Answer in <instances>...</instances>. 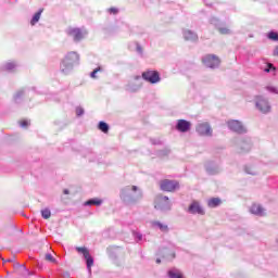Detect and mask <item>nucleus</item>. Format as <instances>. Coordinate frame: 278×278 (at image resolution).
I'll return each instance as SVG.
<instances>
[{"label": "nucleus", "instance_id": "c9c22d12", "mask_svg": "<svg viewBox=\"0 0 278 278\" xmlns=\"http://www.w3.org/2000/svg\"><path fill=\"white\" fill-rule=\"evenodd\" d=\"M136 51H137V53H139V55H142L143 50H142V46H140V43H136Z\"/></svg>", "mask_w": 278, "mask_h": 278}, {"label": "nucleus", "instance_id": "cd10ccee", "mask_svg": "<svg viewBox=\"0 0 278 278\" xmlns=\"http://www.w3.org/2000/svg\"><path fill=\"white\" fill-rule=\"evenodd\" d=\"M267 38H268L269 40H274L275 42H277V41H278V33L271 30V31H269V33L267 34Z\"/></svg>", "mask_w": 278, "mask_h": 278}, {"label": "nucleus", "instance_id": "f257e3e1", "mask_svg": "<svg viewBox=\"0 0 278 278\" xmlns=\"http://www.w3.org/2000/svg\"><path fill=\"white\" fill-rule=\"evenodd\" d=\"M119 198L125 205H136L142 199V190L138 186H126L121 189Z\"/></svg>", "mask_w": 278, "mask_h": 278}, {"label": "nucleus", "instance_id": "aec40b11", "mask_svg": "<svg viewBox=\"0 0 278 278\" xmlns=\"http://www.w3.org/2000/svg\"><path fill=\"white\" fill-rule=\"evenodd\" d=\"M251 214L255 216H264V207L260 204H253L250 208Z\"/></svg>", "mask_w": 278, "mask_h": 278}, {"label": "nucleus", "instance_id": "dca6fc26", "mask_svg": "<svg viewBox=\"0 0 278 278\" xmlns=\"http://www.w3.org/2000/svg\"><path fill=\"white\" fill-rule=\"evenodd\" d=\"M192 127V124L186 119H178L176 123V129L177 131H180L181 134H186L190 131V128Z\"/></svg>", "mask_w": 278, "mask_h": 278}, {"label": "nucleus", "instance_id": "20e7f679", "mask_svg": "<svg viewBox=\"0 0 278 278\" xmlns=\"http://www.w3.org/2000/svg\"><path fill=\"white\" fill-rule=\"evenodd\" d=\"M255 106L262 114H270V102L264 96H256L255 97Z\"/></svg>", "mask_w": 278, "mask_h": 278}, {"label": "nucleus", "instance_id": "f8f14e48", "mask_svg": "<svg viewBox=\"0 0 278 278\" xmlns=\"http://www.w3.org/2000/svg\"><path fill=\"white\" fill-rule=\"evenodd\" d=\"M228 128L235 134H247V128L242 125L240 121L231 119L227 122Z\"/></svg>", "mask_w": 278, "mask_h": 278}, {"label": "nucleus", "instance_id": "412c9836", "mask_svg": "<svg viewBox=\"0 0 278 278\" xmlns=\"http://www.w3.org/2000/svg\"><path fill=\"white\" fill-rule=\"evenodd\" d=\"M140 88H142V85H140V84L128 83L125 86V91L126 92H138V90H140Z\"/></svg>", "mask_w": 278, "mask_h": 278}, {"label": "nucleus", "instance_id": "2f4dec72", "mask_svg": "<svg viewBox=\"0 0 278 278\" xmlns=\"http://www.w3.org/2000/svg\"><path fill=\"white\" fill-rule=\"evenodd\" d=\"M101 71H103V68L97 67L96 70H93V71L90 73V77H91L92 79H97V74H98V73H101Z\"/></svg>", "mask_w": 278, "mask_h": 278}, {"label": "nucleus", "instance_id": "473e14b6", "mask_svg": "<svg viewBox=\"0 0 278 278\" xmlns=\"http://www.w3.org/2000/svg\"><path fill=\"white\" fill-rule=\"evenodd\" d=\"M132 236H134L136 242H142V233H140L138 231H134Z\"/></svg>", "mask_w": 278, "mask_h": 278}, {"label": "nucleus", "instance_id": "6e6552de", "mask_svg": "<svg viewBox=\"0 0 278 278\" xmlns=\"http://www.w3.org/2000/svg\"><path fill=\"white\" fill-rule=\"evenodd\" d=\"M202 62L207 68H218V66H220V59H218L216 54L204 55Z\"/></svg>", "mask_w": 278, "mask_h": 278}, {"label": "nucleus", "instance_id": "a878e982", "mask_svg": "<svg viewBox=\"0 0 278 278\" xmlns=\"http://www.w3.org/2000/svg\"><path fill=\"white\" fill-rule=\"evenodd\" d=\"M153 227H157L160 231L166 232L168 231V225L162 224L161 222H152Z\"/></svg>", "mask_w": 278, "mask_h": 278}, {"label": "nucleus", "instance_id": "79ce46f5", "mask_svg": "<svg viewBox=\"0 0 278 278\" xmlns=\"http://www.w3.org/2000/svg\"><path fill=\"white\" fill-rule=\"evenodd\" d=\"M70 193H71V191H68V189L63 190V194H70Z\"/></svg>", "mask_w": 278, "mask_h": 278}, {"label": "nucleus", "instance_id": "393cba45", "mask_svg": "<svg viewBox=\"0 0 278 278\" xmlns=\"http://www.w3.org/2000/svg\"><path fill=\"white\" fill-rule=\"evenodd\" d=\"M98 129L103 134H108L110 131V125L105 122H99Z\"/></svg>", "mask_w": 278, "mask_h": 278}, {"label": "nucleus", "instance_id": "b1692460", "mask_svg": "<svg viewBox=\"0 0 278 278\" xmlns=\"http://www.w3.org/2000/svg\"><path fill=\"white\" fill-rule=\"evenodd\" d=\"M42 12H45V9H39V11L34 14L33 18L30 20V25H36V23L40 21V16H42Z\"/></svg>", "mask_w": 278, "mask_h": 278}, {"label": "nucleus", "instance_id": "5701e85b", "mask_svg": "<svg viewBox=\"0 0 278 278\" xmlns=\"http://www.w3.org/2000/svg\"><path fill=\"white\" fill-rule=\"evenodd\" d=\"M223 203V200L220 198H212L207 201V205L210 207H218Z\"/></svg>", "mask_w": 278, "mask_h": 278}, {"label": "nucleus", "instance_id": "c85d7f7f", "mask_svg": "<svg viewBox=\"0 0 278 278\" xmlns=\"http://www.w3.org/2000/svg\"><path fill=\"white\" fill-rule=\"evenodd\" d=\"M41 216L45 218V220H48V218H51V210L45 208L41 211Z\"/></svg>", "mask_w": 278, "mask_h": 278}, {"label": "nucleus", "instance_id": "6ab92c4d", "mask_svg": "<svg viewBox=\"0 0 278 278\" xmlns=\"http://www.w3.org/2000/svg\"><path fill=\"white\" fill-rule=\"evenodd\" d=\"M27 93V89L22 88L15 92L13 96L14 103H21L23 101V97Z\"/></svg>", "mask_w": 278, "mask_h": 278}, {"label": "nucleus", "instance_id": "0eeeda50", "mask_svg": "<svg viewBox=\"0 0 278 278\" xmlns=\"http://www.w3.org/2000/svg\"><path fill=\"white\" fill-rule=\"evenodd\" d=\"M160 188L163 192H175V190H179V181L164 179L160 181Z\"/></svg>", "mask_w": 278, "mask_h": 278}, {"label": "nucleus", "instance_id": "39448f33", "mask_svg": "<svg viewBox=\"0 0 278 278\" xmlns=\"http://www.w3.org/2000/svg\"><path fill=\"white\" fill-rule=\"evenodd\" d=\"M142 79L148 81V84H160L162 81V77L160 76V72L148 70L141 74Z\"/></svg>", "mask_w": 278, "mask_h": 278}, {"label": "nucleus", "instance_id": "49530a36", "mask_svg": "<svg viewBox=\"0 0 278 278\" xmlns=\"http://www.w3.org/2000/svg\"><path fill=\"white\" fill-rule=\"evenodd\" d=\"M204 3H207V0H204Z\"/></svg>", "mask_w": 278, "mask_h": 278}, {"label": "nucleus", "instance_id": "9b49d317", "mask_svg": "<svg viewBox=\"0 0 278 278\" xmlns=\"http://www.w3.org/2000/svg\"><path fill=\"white\" fill-rule=\"evenodd\" d=\"M77 253H81L86 260L87 269L92 273V266L94 265V258L90 255L88 248H76Z\"/></svg>", "mask_w": 278, "mask_h": 278}, {"label": "nucleus", "instance_id": "7c9ffc66", "mask_svg": "<svg viewBox=\"0 0 278 278\" xmlns=\"http://www.w3.org/2000/svg\"><path fill=\"white\" fill-rule=\"evenodd\" d=\"M46 260L47 262H51L52 264H58V260H55V257H53L51 253L46 254Z\"/></svg>", "mask_w": 278, "mask_h": 278}, {"label": "nucleus", "instance_id": "7ed1b4c3", "mask_svg": "<svg viewBox=\"0 0 278 278\" xmlns=\"http://www.w3.org/2000/svg\"><path fill=\"white\" fill-rule=\"evenodd\" d=\"M154 207L159 210V212H170L173 203H170L168 197L159 194L155 197Z\"/></svg>", "mask_w": 278, "mask_h": 278}, {"label": "nucleus", "instance_id": "f704fd0d", "mask_svg": "<svg viewBox=\"0 0 278 278\" xmlns=\"http://www.w3.org/2000/svg\"><path fill=\"white\" fill-rule=\"evenodd\" d=\"M84 108H81V106H77L76 108V115L77 116H84Z\"/></svg>", "mask_w": 278, "mask_h": 278}, {"label": "nucleus", "instance_id": "4be33fe9", "mask_svg": "<svg viewBox=\"0 0 278 278\" xmlns=\"http://www.w3.org/2000/svg\"><path fill=\"white\" fill-rule=\"evenodd\" d=\"M85 206H92V205H96V207H99L101 205H103V200L99 199V198H92V199H89L87 200L85 203H84Z\"/></svg>", "mask_w": 278, "mask_h": 278}, {"label": "nucleus", "instance_id": "bb28decb", "mask_svg": "<svg viewBox=\"0 0 278 278\" xmlns=\"http://www.w3.org/2000/svg\"><path fill=\"white\" fill-rule=\"evenodd\" d=\"M16 68V62H7L4 65L1 66L2 71H14Z\"/></svg>", "mask_w": 278, "mask_h": 278}, {"label": "nucleus", "instance_id": "9d476101", "mask_svg": "<svg viewBox=\"0 0 278 278\" xmlns=\"http://www.w3.org/2000/svg\"><path fill=\"white\" fill-rule=\"evenodd\" d=\"M67 34L73 38L74 42H81L88 36V31L81 30V28H70Z\"/></svg>", "mask_w": 278, "mask_h": 278}, {"label": "nucleus", "instance_id": "f3484780", "mask_svg": "<svg viewBox=\"0 0 278 278\" xmlns=\"http://www.w3.org/2000/svg\"><path fill=\"white\" fill-rule=\"evenodd\" d=\"M184 39L189 42H199V35L190 29H184L182 30Z\"/></svg>", "mask_w": 278, "mask_h": 278}, {"label": "nucleus", "instance_id": "e433bc0d", "mask_svg": "<svg viewBox=\"0 0 278 278\" xmlns=\"http://www.w3.org/2000/svg\"><path fill=\"white\" fill-rule=\"evenodd\" d=\"M268 92H273L274 94H278V89L276 87H267Z\"/></svg>", "mask_w": 278, "mask_h": 278}, {"label": "nucleus", "instance_id": "1a4fd4ad", "mask_svg": "<svg viewBox=\"0 0 278 278\" xmlns=\"http://www.w3.org/2000/svg\"><path fill=\"white\" fill-rule=\"evenodd\" d=\"M211 25H214V27L217 28V31L222 34L223 36H229L231 35V29H229L225 23H222L219 18L217 17H211L210 18Z\"/></svg>", "mask_w": 278, "mask_h": 278}, {"label": "nucleus", "instance_id": "72a5a7b5", "mask_svg": "<svg viewBox=\"0 0 278 278\" xmlns=\"http://www.w3.org/2000/svg\"><path fill=\"white\" fill-rule=\"evenodd\" d=\"M270 71H277L275 68V65H273L271 63H268L267 66L264 68L265 73H270Z\"/></svg>", "mask_w": 278, "mask_h": 278}, {"label": "nucleus", "instance_id": "f03ea898", "mask_svg": "<svg viewBox=\"0 0 278 278\" xmlns=\"http://www.w3.org/2000/svg\"><path fill=\"white\" fill-rule=\"evenodd\" d=\"M77 64H79V54L75 51L68 52L61 61L60 71L63 75H71Z\"/></svg>", "mask_w": 278, "mask_h": 278}, {"label": "nucleus", "instance_id": "ea45409f", "mask_svg": "<svg viewBox=\"0 0 278 278\" xmlns=\"http://www.w3.org/2000/svg\"><path fill=\"white\" fill-rule=\"evenodd\" d=\"M109 12H110V14H118V9L111 8V9H109Z\"/></svg>", "mask_w": 278, "mask_h": 278}, {"label": "nucleus", "instance_id": "c756f323", "mask_svg": "<svg viewBox=\"0 0 278 278\" xmlns=\"http://www.w3.org/2000/svg\"><path fill=\"white\" fill-rule=\"evenodd\" d=\"M244 170H245L247 175H253V176L257 175V170H255V169H254L253 167H251V166H245V167H244Z\"/></svg>", "mask_w": 278, "mask_h": 278}, {"label": "nucleus", "instance_id": "2eb2a0df", "mask_svg": "<svg viewBox=\"0 0 278 278\" xmlns=\"http://www.w3.org/2000/svg\"><path fill=\"white\" fill-rule=\"evenodd\" d=\"M189 214H199L200 216H205V210L201 206V203L193 201L188 207Z\"/></svg>", "mask_w": 278, "mask_h": 278}, {"label": "nucleus", "instance_id": "de8ad7c7", "mask_svg": "<svg viewBox=\"0 0 278 278\" xmlns=\"http://www.w3.org/2000/svg\"><path fill=\"white\" fill-rule=\"evenodd\" d=\"M8 262H12V260H8Z\"/></svg>", "mask_w": 278, "mask_h": 278}, {"label": "nucleus", "instance_id": "ddd939ff", "mask_svg": "<svg viewBox=\"0 0 278 278\" xmlns=\"http://www.w3.org/2000/svg\"><path fill=\"white\" fill-rule=\"evenodd\" d=\"M157 256L162 257V260H166V262H170L175 260V251L170 248H160L157 251Z\"/></svg>", "mask_w": 278, "mask_h": 278}, {"label": "nucleus", "instance_id": "37998d69", "mask_svg": "<svg viewBox=\"0 0 278 278\" xmlns=\"http://www.w3.org/2000/svg\"><path fill=\"white\" fill-rule=\"evenodd\" d=\"M274 55H278V47L274 50Z\"/></svg>", "mask_w": 278, "mask_h": 278}, {"label": "nucleus", "instance_id": "4c0bfd02", "mask_svg": "<svg viewBox=\"0 0 278 278\" xmlns=\"http://www.w3.org/2000/svg\"><path fill=\"white\" fill-rule=\"evenodd\" d=\"M20 126L25 128V127H29V122L27 119H24L20 123Z\"/></svg>", "mask_w": 278, "mask_h": 278}, {"label": "nucleus", "instance_id": "c03bdc74", "mask_svg": "<svg viewBox=\"0 0 278 278\" xmlns=\"http://www.w3.org/2000/svg\"><path fill=\"white\" fill-rule=\"evenodd\" d=\"M156 264H162V258H156Z\"/></svg>", "mask_w": 278, "mask_h": 278}, {"label": "nucleus", "instance_id": "423d86ee", "mask_svg": "<svg viewBox=\"0 0 278 278\" xmlns=\"http://www.w3.org/2000/svg\"><path fill=\"white\" fill-rule=\"evenodd\" d=\"M253 148V142L251 138L244 137L237 141V153H249Z\"/></svg>", "mask_w": 278, "mask_h": 278}, {"label": "nucleus", "instance_id": "58836bf2", "mask_svg": "<svg viewBox=\"0 0 278 278\" xmlns=\"http://www.w3.org/2000/svg\"><path fill=\"white\" fill-rule=\"evenodd\" d=\"M151 144H162L160 139H150Z\"/></svg>", "mask_w": 278, "mask_h": 278}, {"label": "nucleus", "instance_id": "09e8293b", "mask_svg": "<svg viewBox=\"0 0 278 278\" xmlns=\"http://www.w3.org/2000/svg\"><path fill=\"white\" fill-rule=\"evenodd\" d=\"M276 242L278 243V239L276 240Z\"/></svg>", "mask_w": 278, "mask_h": 278}, {"label": "nucleus", "instance_id": "a211bd4d", "mask_svg": "<svg viewBox=\"0 0 278 278\" xmlns=\"http://www.w3.org/2000/svg\"><path fill=\"white\" fill-rule=\"evenodd\" d=\"M205 169L208 175H218V173H220V165L214 162H207Z\"/></svg>", "mask_w": 278, "mask_h": 278}, {"label": "nucleus", "instance_id": "a19ab883", "mask_svg": "<svg viewBox=\"0 0 278 278\" xmlns=\"http://www.w3.org/2000/svg\"><path fill=\"white\" fill-rule=\"evenodd\" d=\"M169 153H170V150L168 149L161 151V155H168Z\"/></svg>", "mask_w": 278, "mask_h": 278}, {"label": "nucleus", "instance_id": "4468645a", "mask_svg": "<svg viewBox=\"0 0 278 278\" xmlns=\"http://www.w3.org/2000/svg\"><path fill=\"white\" fill-rule=\"evenodd\" d=\"M195 131L199 136H212V126L207 122L200 123L197 125Z\"/></svg>", "mask_w": 278, "mask_h": 278}, {"label": "nucleus", "instance_id": "a18cd8bd", "mask_svg": "<svg viewBox=\"0 0 278 278\" xmlns=\"http://www.w3.org/2000/svg\"><path fill=\"white\" fill-rule=\"evenodd\" d=\"M135 79H140V76H136Z\"/></svg>", "mask_w": 278, "mask_h": 278}]
</instances>
